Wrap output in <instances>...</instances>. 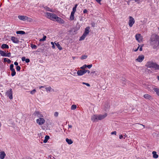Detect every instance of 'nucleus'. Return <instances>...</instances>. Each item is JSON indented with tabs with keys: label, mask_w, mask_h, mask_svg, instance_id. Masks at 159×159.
Returning a JSON list of instances; mask_svg holds the SVG:
<instances>
[{
	"label": "nucleus",
	"mask_w": 159,
	"mask_h": 159,
	"mask_svg": "<svg viewBox=\"0 0 159 159\" xmlns=\"http://www.w3.org/2000/svg\"><path fill=\"white\" fill-rule=\"evenodd\" d=\"M10 70L11 71V75L12 76H14L16 74V72L15 71V69L14 68V65L11 64L10 65Z\"/></svg>",
	"instance_id": "423d86ee"
},
{
	"label": "nucleus",
	"mask_w": 159,
	"mask_h": 159,
	"mask_svg": "<svg viewBox=\"0 0 159 159\" xmlns=\"http://www.w3.org/2000/svg\"><path fill=\"white\" fill-rule=\"evenodd\" d=\"M86 36V35L83 34V35L80 37V40H82L84 39Z\"/></svg>",
	"instance_id": "72a5a7b5"
},
{
	"label": "nucleus",
	"mask_w": 159,
	"mask_h": 159,
	"mask_svg": "<svg viewBox=\"0 0 159 159\" xmlns=\"http://www.w3.org/2000/svg\"><path fill=\"white\" fill-rule=\"evenodd\" d=\"M77 75L79 76H81L85 73V72H84V70H79L77 72Z\"/></svg>",
	"instance_id": "2eb2a0df"
},
{
	"label": "nucleus",
	"mask_w": 159,
	"mask_h": 159,
	"mask_svg": "<svg viewBox=\"0 0 159 159\" xmlns=\"http://www.w3.org/2000/svg\"><path fill=\"white\" fill-rule=\"evenodd\" d=\"M18 18L20 20L23 21L28 20V19H29L28 17L24 16H18Z\"/></svg>",
	"instance_id": "9b49d317"
},
{
	"label": "nucleus",
	"mask_w": 159,
	"mask_h": 159,
	"mask_svg": "<svg viewBox=\"0 0 159 159\" xmlns=\"http://www.w3.org/2000/svg\"><path fill=\"white\" fill-rule=\"evenodd\" d=\"M1 48L3 49L4 48L8 49L9 48V47L8 45L5 44H3L2 45Z\"/></svg>",
	"instance_id": "aec40b11"
},
{
	"label": "nucleus",
	"mask_w": 159,
	"mask_h": 159,
	"mask_svg": "<svg viewBox=\"0 0 159 159\" xmlns=\"http://www.w3.org/2000/svg\"><path fill=\"white\" fill-rule=\"evenodd\" d=\"M124 139H125V137H126L127 136V135L126 134H125V135H124Z\"/></svg>",
	"instance_id": "69168bd1"
},
{
	"label": "nucleus",
	"mask_w": 159,
	"mask_h": 159,
	"mask_svg": "<svg viewBox=\"0 0 159 159\" xmlns=\"http://www.w3.org/2000/svg\"><path fill=\"white\" fill-rule=\"evenodd\" d=\"M116 131H113L111 133V135L114 134L115 135H116Z\"/></svg>",
	"instance_id": "79ce46f5"
},
{
	"label": "nucleus",
	"mask_w": 159,
	"mask_h": 159,
	"mask_svg": "<svg viewBox=\"0 0 159 159\" xmlns=\"http://www.w3.org/2000/svg\"><path fill=\"white\" fill-rule=\"evenodd\" d=\"M46 36L44 35L43 36V38L42 39H40L39 40L40 42L44 41L46 40Z\"/></svg>",
	"instance_id": "c756f323"
},
{
	"label": "nucleus",
	"mask_w": 159,
	"mask_h": 159,
	"mask_svg": "<svg viewBox=\"0 0 159 159\" xmlns=\"http://www.w3.org/2000/svg\"><path fill=\"white\" fill-rule=\"evenodd\" d=\"M139 50L140 51H142V47H141L140 48H139Z\"/></svg>",
	"instance_id": "0e129e2a"
},
{
	"label": "nucleus",
	"mask_w": 159,
	"mask_h": 159,
	"mask_svg": "<svg viewBox=\"0 0 159 159\" xmlns=\"http://www.w3.org/2000/svg\"><path fill=\"white\" fill-rule=\"evenodd\" d=\"M7 59L8 58H4L3 59V61L5 62H6L7 61Z\"/></svg>",
	"instance_id": "8fccbe9b"
},
{
	"label": "nucleus",
	"mask_w": 159,
	"mask_h": 159,
	"mask_svg": "<svg viewBox=\"0 0 159 159\" xmlns=\"http://www.w3.org/2000/svg\"><path fill=\"white\" fill-rule=\"evenodd\" d=\"M21 68L19 66H17L16 67V69L17 71H19L20 70Z\"/></svg>",
	"instance_id": "a19ab883"
},
{
	"label": "nucleus",
	"mask_w": 159,
	"mask_h": 159,
	"mask_svg": "<svg viewBox=\"0 0 159 159\" xmlns=\"http://www.w3.org/2000/svg\"><path fill=\"white\" fill-rule=\"evenodd\" d=\"M91 120L93 122H96L99 120L98 115H93L91 117Z\"/></svg>",
	"instance_id": "6e6552de"
},
{
	"label": "nucleus",
	"mask_w": 159,
	"mask_h": 159,
	"mask_svg": "<svg viewBox=\"0 0 159 159\" xmlns=\"http://www.w3.org/2000/svg\"><path fill=\"white\" fill-rule=\"evenodd\" d=\"M84 72H85V73L86 72H87L88 73H90L89 70H86L85 69H84Z\"/></svg>",
	"instance_id": "603ef678"
},
{
	"label": "nucleus",
	"mask_w": 159,
	"mask_h": 159,
	"mask_svg": "<svg viewBox=\"0 0 159 159\" xmlns=\"http://www.w3.org/2000/svg\"><path fill=\"white\" fill-rule=\"evenodd\" d=\"M152 153L153 155V157L155 158H157L158 157V155L157 154L156 152L155 151H153L152 152Z\"/></svg>",
	"instance_id": "5701e85b"
},
{
	"label": "nucleus",
	"mask_w": 159,
	"mask_h": 159,
	"mask_svg": "<svg viewBox=\"0 0 159 159\" xmlns=\"http://www.w3.org/2000/svg\"><path fill=\"white\" fill-rule=\"evenodd\" d=\"M135 37L136 40L139 42H140L142 41L143 37L140 34H136Z\"/></svg>",
	"instance_id": "1a4fd4ad"
},
{
	"label": "nucleus",
	"mask_w": 159,
	"mask_h": 159,
	"mask_svg": "<svg viewBox=\"0 0 159 159\" xmlns=\"http://www.w3.org/2000/svg\"><path fill=\"white\" fill-rule=\"evenodd\" d=\"M139 124L140 125H142V126H143L144 127H145V125H144L142 124Z\"/></svg>",
	"instance_id": "338daca9"
},
{
	"label": "nucleus",
	"mask_w": 159,
	"mask_h": 159,
	"mask_svg": "<svg viewBox=\"0 0 159 159\" xmlns=\"http://www.w3.org/2000/svg\"><path fill=\"white\" fill-rule=\"evenodd\" d=\"M87 67V65H84L80 67V69H83V70H84Z\"/></svg>",
	"instance_id": "c9c22d12"
},
{
	"label": "nucleus",
	"mask_w": 159,
	"mask_h": 159,
	"mask_svg": "<svg viewBox=\"0 0 159 159\" xmlns=\"http://www.w3.org/2000/svg\"><path fill=\"white\" fill-rule=\"evenodd\" d=\"M56 45L57 46L58 49L61 50H62V48L61 46L60 45L59 43L58 42L56 43L55 42H54Z\"/></svg>",
	"instance_id": "412c9836"
},
{
	"label": "nucleus",
	"mask_w": 159,
	"mask_h": 159,
	"mask_svg": "<svg viewBox=\"0 0 159 159\" xmlns=\"http://www.w3.org/2000/svg\"><path fill=\"white\" fill-rule=\"evenodd\" d=\"M44 87H43V86H40L39 87V89H41L42 88H44Z\"/></svg>",
	"instance_id": "e2e57ef3"
},
{
	"label": "nucleus",
	"mask_w": 159,
	"mask_h": 159,
	"mask_svg": "<svg viewBox=\"0 0 159 159\" xmlns=\"http://www.w3.org/2000/svg\"><path fill=\"white\" fill-rule=\"evenodd\" d=\"M135 23L134 18L131 16L129 17V25L130 27H132Z\"/></svg>",
	"instance_id": "39448f33"
},
{
	"label": "nucleus",
	"mask_w": 159,
	"mask_h": 159,
	"mask_svg": "<svg viewBox=\"0 0 159 159\" xmlns=\"http://www.w3.org/2000/svg\"><path fill=\"white\" fill-rule=\"evenodd\" d=\"M45 9L47 11H50L51 12H53V10L52 9H50V8H49L48 7H45Z\"/></svg>",
	"instance_id": "c85d7f7f"
},
{
	"label": "nucleus",
	"mask_w": 159,
	"mask_h": 159,
	"mask_svg": "<svg viewBox=\"0 0 159 159\" xmlns=\"http://www.w3.org/2000/svg\"><path fill=\"white\" fill-rule=\"evenodd\" d=\"M16 33L17 34H25V32L23 31L20 30L16 31Z\"/></svg>",
	"instance_id": "a878e982"
},
{
	"label": "nucleus",
	"mask_w": 159,
	"mask_h": 159,
	"mask_svg": "<svg viewBox=\"0 0 159 159\" xmlns=\"http://www.w3.org/2000/svg\"><path fill=\"white\" fill-rule=\"evenodd\" d=\"M91 25L93 27H94L95 26V24L94 23H92Z\"/></svg>",
	"instance_id": "13d9d810"
},
{
	"label": "nucleus",
	"mask_w": 159,
	"mask_h": 159,
	"mask_svg": "<svg viewBox=\"0 0 159 159\" xmlns=\"http://www.w3.org/2000/svg\"><path fill=\"white\" fill-rule=\"evenodd\" d=\"M92 66V64H90L89 65H87V67H88V68L90 69L91 68Z\"/></svg>",
	"instance_id": "37998d69"
},
{
	"label": "nucleus",
	"mask_w": 159,
	"mask_h": 159,
	"mask_svg": "<svg viewBox=\"0 0 159 159\" xmlns=\"http://www.w3.org/2000/svg\"><path fill=\"white\" fill-rule=\"evenodd\" d=\"M22 159H32L30 157H25L23 158Z\"/></svg>",
	"instance_id": "09e8293b"
},
{
	"label": "nucleus",
	"mask_w": 159,
	"mask_h": 159,
	"mask_svg": "<svg viewBox=\"0 0 159 159\" xmlns=\"http://www.w3.org/2000/svg\"><path fill=\"white\" fill-rule=\"evenodd\" d=\"M98 3L101 4L100 2L101 0H95Z\"/></svg>",
	"instance_id": "864d4df0"
},
{
	"label": "nucleus",
	"mask_w": 159,
	"mask_h": 159,
	"mask_svg": "<svg viewBox=\"0 0 159 159\" xmlns=\"http://www.w3.org/2000/svg\"><path fill=\"white\" fill-rule=\"evenodd\" d=\"M146 66L148 68H151L152 69L154 70H159V65L156 62L152 61L148 62L146 65Z\"/></svg>",
	"instance_id": "f03ea898"
},
{
	"label": "nucleus",
	"mask_w": 159,
	"mask_h": 159,
	"mask_svg": "<svg viewBox=\"0 0 159 159\" xmlns=\"http://www.w3.org/2000/svg\"><path fill=\"white\" fill-rule=\"evenodd\" d=\"M68 127H69V128H71L72 127V126L71 125H68Z\"/></svg>",
	"instance_id": "bf43d9fd"
},
{
	"label": "nucleus",
	"mask_w": 159,
	"mask_h": 159,
	"mask_svg": "<svg viewBox=\"0 0 159 159\" xmlns=\"http://www.w3.org/2000/svg\"><path fill=\"white\" fill-rule=\"evenodd\" d=\"M88 12V11L86 9H85L83 11V13H87Z\"/></svg>",
	"instance_id": "3c124183"
},
{
	"label": "nucleus",
	"mask_w": 159,
	"mask_h": 159,
	"mask_svg": "<svg viewBox=\"0 0 159 159\" xmlns=\"http://www.w3.org/2000/svg\"><path fill=\"white\" fill-rule=\"evenodd\" d=\"M51 44L52 45V48L53 49H55V46L54 45V43L53 42H51Z\"/></svg>",
	"instance_id": "58836bf2"
},
{
	"label": "nucleus",
	"mask_w": 159,
	"mask_h": 159,
	"mask_svg": "<svg viewBox=\"0 0 159 159\" xmlns=\"http://www.w3.org/2000/svg\"><path fill=\"white\" fill-rule=\"evenodd\" d=\"M66 140L67 143L69 144H71L73 143V141L71 139H69L68 138H66Z\"/></svg>",
	"instance_id": "b1692460"
},
{
	"label": "nucleus",
	"mask_w": 159,
	"mask_h": 159,
	"mask_svg": "<svg viewBox=\"0 0 159 159\" xmlns=\"http://www.w3.org/2000/svg\"><path fill=\"white\" fill-rule=\"evenodd\" d=\"M122 138H123V136L122 134H121L119 136L120 139H122Z\"/></svg>",
	"instance_id": "4d7b16f0"
},
{
	"label": "nucleus",
	"mask_w": 159,
	"mask_h": 159,
	"mask_svg": "<svg viewBox=\"0 0 159 159\" xmlns=\"http://www.w3.org/2000/svg\"><path fill=\"white\" fill-rule=\"evenodd\" d=\"M139 47H138V48H137L135 50H134V51L135 52H136V51H137L138 49L139 48Z\"/></svg>",
	"instance_id": "052dcab7"
},
{
	"label": "nucleus",
	"mask_w": 159,
	"mask_h": 159,
	"mask_svg": "<svg viewBox=\"0 0 159 159\" xmlns=\"http://www.w3.org/2000/svg\"><path fill=\"white\" fill-rule=\"evenodd\" d=\"M76 11V8L75 7H73L72 9V11H73V12H75Z\"/></svg>",
	"instance_id": "49530a36"
},
{
	"label": "nucleus",
	"mask_w": 159,
	"mask_h": 159,
	"mask_svg": "<svg viewBox=\"0 0 159 159\" xmlns=\"http://www.w3.org/2000/svg\"><path fill=\"white\" fill-rule=\"evenodd\" d=\"M153 89L154 91L156 92L157 94L159 96V89L154 88Z\"/></svg>",
	"instance_id": "393cba45"
},
{
	"label": "nucleus",
	"mask_w": 159,
	"mask_h": 159,
	"mask_svg": "<svg viewBox=\"0 0 159 159\" xmlns=\"http://www.w3.org/2000/svg\"><path fill=\"white\" fill-rule=\"evenodd\" d=\"M6 155L4 152H0V158L1 159H3Z\"/></svg>",
	"instance_id": "a211bd4d"
},
{
	"label": "nucleus",
	"mask_w": 159,
	"mask_h": 159,
	"mask_svg": "<svg viewBox=\"0 0 159 159\" xmlns=\"http://www.w3.org/2000/svg\"><path fill=\"white\" fill-rule=\"evenodd\" d=\"M107 114H105L103 115H98V119L99 120H101L103 119H104L105 117H106L107 116Z\"/></svg>",
	"instance_id": "dca6fc26"
},
{
	"label": "nucleus",
	"mask_w": 159,
	"mask_h": 159,
	"mask_svg": "<svg viewBox=\"0 0 159 159\" xmlns=\"http://www.w3.org/2000/svg\"><path fill=\"white\" fill-rule=\"evenodd\" d=\"M150 41V44L153 49L159 48V36L155 34H152Z\"/></svg>",
	"instance_id": "f257e3e1"
},
{
	"label": "nucleus",
	"mask_w": 159,
	"mask_h": 159,
	"mask_svg": "<svg viewBox=\"0 0 159 159\" xmlns=\"http://www.w3.org/2000/svg\"><path fill=\"white\" fill-rule=\"evenodd\" d=\"M90 28L89 26H88L86 27L85 29L84 32V34L87 36V35L88 34H89V30L90 29Z\"/></svg>",
	"instance_id": "f3484780"
},
{
	"label": "nucleus",
	"mask_w": 159,
	"mask_h": 159,
	"mask_svg": "<svg viewBox=\"0 0 159 159\" xmlns=\"http://www.w3.org/2000/svg\"><path fill=\"white\" fill-rule=\"evenodd\" d=\"M77 108V106L75 105H72L71 107V109L72 110H74L76 109Z\"/></svg>",
	"instance_id": "2f4dec72"
},
{
	"label": "nucleus",
	"mask_w": 159,
	"mask_h": 159,
	"mask_svg": "<svg viewBox=\"0 0 159 159\" xmlns=\"http://www.w3.org/2000/svg\"><path fill=\"white\" fill-rule=\"evenodd\" d=\"M7 61L8 63H10L11 62V61L10 59H7Z\"/></svg>",
	"instance_id": "6e6d98bb"
},
{
	"label": "nucleus",
	"mask_w": 159,
	"mask_h": 159,
	"mask_svg": "<svg viewBox=\"0 0 159 159\" xmlns=\"http://www.w3.org/2000/svg\"><path fill=\"white\" fill-rule=\"evenodd\" d=\"M36 92V90L35 89H34L32 91H31L30 93L32 94H34Z\"/></svg>",
	"instance_id": "e433bc0d"
},
{
	"label": "nucleus",
	"mask_w": 159,
	"mask_h": 159,
	"mask_svg": "<svg viewBox=\"0 0 159 159\" xmlns=\"http://www.w3.org/2000/svg\"><path fill=\"white\" fill-rule=\"evenodd\" d=\"M75 12L72 11L71 13V15L70 16V18L71 20H73L74 18V14Z\"/></svg>",
	"instance_id": "4be33fe9"
},
{
	"label": "nucleus",
	"mask_w": 159,
	"mask_h": 159,
	"mask_svg": "<svg viewBox=\"0 0 159 159\" xmlns=\"http://www.w3.org/2000/svg\"><path fill=\"white\" fill-rule=\"evenodd\" d=\"M45 89H46L47 91L48 92H50L51 90L52 89V88H51V87L49 86L48 87H46L45 88Z\"/></svg>",
	"instance_id": "7c9ffc66"
},
{
	"label": "nucleus",
	"mask_w": 159,
	"mask_h": 159,
	"mask_svg": "<svg viewBox=\"0 0 159 159\" xmlns=\"http://www.w3.org/2000/svg\"><path fill=\"white\" fill-rule=\"evenodd\" d=\"M11 40L12 42L15 43H18L19 41L18 39L14 36H11Z\"/></svg>",
	"instance_id": "ddd939ff"
},
{
	"label": "nucleus",
	"mask_w": 159,
	"mask_h": 159,
	"mask_svg": "<svg viewBox=\"0 0 159 159\" xmlns=\"http://www.w3.org/2000/svg\"><path fill=\"white\" fill-rule=\"evenodd\" d=\"M31 47L32 49H36L37 48V46L34 44H31Z\"/></svg>",
	"instance_id": "473e14b6"
},
{
	"label": "nucleus",
	"mask_w": 159,
	"mask_h": 159,
	"mask_svg": "<svg viewBox=\"0 0 159 159\" xmlns=\"http://www.w3.org/2000/svg\"><path fill=\"white\" fill-rule=\"evenodd\" d=\"M21 60L22 61H25L26 59L25 57H23L21 58Z\"/></svg>",
	"instance_id": "a18cd8bd"
},
{
	"label": "nucleus",
	"mask_w": 159,
	"mask_h": 159,
	"mask_svg": "<svg viewBox=\"0 0 159 159\" xmlns=\"http://www.w3.org/2000/svg\"><path fill=\"white\" fill-rule=\"evenodd\" d=\"M55 21H57L60 24H63L64 21L63 19L57 16H56V19H55Z\"/></svg>",
	"instance_id": "9d476101"
},
{
	"label": "nucleus",
	"mask_w": 159,
	"mask_h": 159,
	"mask_svg": "<svg viewBox=\"0 0 159 159\" xmlns=\"http://www.w3.org/2000/svg\"><path fill=\"white\" fill-rule=\"evenodd\" d=\"M11 53L10 52H9L7 53H6L5 57H11Z\"/></svg>",
	"instance_id": "ea45409f"
},
{
	"label": "nucleus",
	"mask_w": 159,
	"mask_h": 159,
	"mask_svg": "<svg viewBox=\"0 0 159 159\" xmlns=\"http://www.w3.org/2000/svg\"><path fill=\"white\" fill-rule=\"evenodd\" d=\"M14 64L16 65V66H18V63L16 62V61L14 63Z\"/></svg>",
	"instance_id": "5fc2aeb1"
},
{
	"label": "nucleus",
	"mask_w": 159,
	"mask_h": 159,
	"mask_svg": "<svg viewBox=\"0 0 159 159\" xmlns=\"http://www.w3.org/2000/svg\"><path fill=\"white\" fill-rule=\"evenodd\" d=\"M46 14L47 17L48 18L52 20L55 21V19H56L57 16L56 14L49 12H46Z\"/></svg>",
	"instance_id": "7ed1b4c3"
},
{
	"label": "nucleus",
	"mask_w": 159,
	"mask_h": 159,
	"mask_svg": "<svg viewBox=\"0 0 159 159\" xmlns=\"http://www.w3.org/2000/svg\"><path fill=\"white\" fill-rule=\"evenodd\" d=\"M82 84H83L86 85L88 87H90V84L88 83H85L84 82H82Z\"/></svg>",
	"instance_id": "4c0bfd02"
},
{
	"label": "nucleus",
	"mask_w": 159,
	"mask_h": 159,
	"mask_svg": "<svg viewBox=\"0 0 159 159\" xmlns=\"http://www.w3.org/2000/svg\"><path fill=\"white\" fill-rule=\"evenodd\" d=\"M58 113L57 112H56L54 113V116H58Z\"/></svg>",
	"instance_id": "de8ad7c7"
},
{
	"label": "nucleus",
	"mask_w": 159,
	"mask_h": 159,
	"mask_svg": "<svg viewBox=\"0 0 159 159\" xmlns=\"http://www.w3.org/2000/svg\"><path fill=\"white\" fill-rule=\"evenodd\" d=\"M13 92L11 89H10L9 90L7 91L6 95L8 97L9 99H13L12 96Z\"/></svg>",
	"instance_id": "20e7f679"
},
{
	"label": "nucleus",
	"mask_w": 159,
	"mask_h": 159,
	"mask_svg": "<svg viewBox=\"0 0 159 159\" xmlns=\"http://www.w3.org/2000/svg\"><path fill=\"white\" fill-rule=\"evenodd\" d=\"M25 61L26 62V63H29V62H30V60L29 59H26L25 60Z\"/></svg>",
	"instance_id": "c03bdc74"
},
{
	"label": "nucleus",
	"mask_w": 159,
	"mask_h": 159,
	"mask_svg": "<svg viewBox=\"0 0 159 159\" xmlns=\"http://www.w3.org/2000/svg\"><path fill=\"white\" fill-rule=\"evenodd\" d=\"M157 79L159 80V76H157Z\"/></svg>",
	"instance_id": "774afa93"
},
{
	"label": "nucleus",
	"mask_w": 159,
	"mask_h": 159,
	"mask_svg": "<svg viewBox=\"0 0 159 159\" xmlns=\"http://www.w3.org/2000/svg\"><path fill=\"white\" fill-rule=\"evenodd\" d=\"M144 57L143 55H140L138 57L136 61L137 62H141L144 59Z\"/></svg>",
	"instance_id": "f8f14e48"
},
{
	"label": "nucleus",
	"mask_w": 159,
	"mask_h": 159,
	"mask_svg": "<svg viewBox=\"0 0 159 159\" xmlns=\"http://www.w3.org/2000/svg\"><path fill=\"white\" fill-rule=\"evenodd\" d=\"M87 57L86 55H83L81 57V59H85L87 58Z\"/></svg>",
	"instance_id": "f704fd0d"
},
{
	"label": "nucleus",
	"mask_w": 159,
	"mask_h": 159,
	"mask_svg": "<svg viewBox=\"0 0 159 159\" xmlns=\"http://www.w3.org/2000/svg\"><path fill=\"white\" fill-rule=\"evenodd\" d=\"M49 136L48 135H46L45 136V139L43 141V142L44 143H46L47 142L48 140L49 139Z\"/></svg>",
	"instance_id": "bb28decb"
},
{
	"label": "nucleus",
	"mask_w": 159,
	"mask_h": 159,
	"mask_svg": "<svg viewBox=\"0 0 159 159\" xmlns=\"http://www.w3.org/2000/svg\"><path fill=\"white\" fill-rule=\"evenodd\" d=\"M34 114L35 116L39 118L43 117V115L38 111H35L34 113Z\"/></svg>",
	"instance_id": "4468645a"
},
{
	"label": "nucleus",
	"mask_w": 159,
	"mask_h": 159,
	"mask_svg": "<svg viewBox=\"0 0 159 159\" xmlns=\"http://www.w3.org/2000/svg\"><path fill=\"white\" fill-rule=\"evenodd\" d=\"M143 97L147 99H150L152 98L151 96L148 94L144 95Z\"/></svg>",
	"instance_id": "6ab92c4d"
},
{
	"label": "nucleus",
	"mask_w": 159,
	"mask_h": 159,
	"mask_svg": "<svg viewBox=\"0 0 159 159\" xmlns=\"http://www.w3.org/2000/svg\"><path fill=\"white\" fill-rule=\"evenodd\" d=\"M0 54L2 56L5 57L6 53L3 51L0 50Z\"/></svg>",
	"instance_id": "cd10ccee"
},
{
	"label": "nucleus",
	"mask_w": 159,
	"mask_h": 159,
	"mask_svg": "<svg viewBox=\"0 0 159 159\" xmlns=\"http://www.w3.org/2000/svg\"><path fill=\"white\" fill-rule=\"evenodd\" d=\"M36 122L39 125H42L45 123V120L44 119L40 117L36 120Z\"/></svg>",
	"instance_id": "0eeeda50"
},
{
	"label": "nucleus",
	"mask_w": 159,
	"mask_h": 159,
	"mask_svg": "<svg viewBox=\"0 0 159 159\" xmlns=\"http://www.w3.org/2000/svg\"><path fill=\"white\" fill-rule=\"evenodd\" d=\"M78 6V5L77 4H75V6L74 7H75V8H76L77 6Z\"/></svg>",
	"instance_id": "680f3d73"
}]
</instances>
